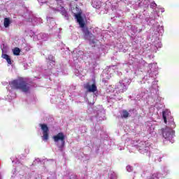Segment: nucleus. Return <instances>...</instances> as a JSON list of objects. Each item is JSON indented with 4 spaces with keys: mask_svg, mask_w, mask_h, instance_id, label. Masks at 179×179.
<instances>
[{
    "mask_svg": "<svg viewBox=\"0 0 179 179\" xmlns=\"http://www.w3.org/2000/svg\"><path fill=\"white\" fill-rule=\"evenodd\" d=\"M74 16L77 20V22L79 24L80 27L83 29V31L85 34V38H86V40H91L93 35L90 34V32H89L87 28L85 27V24H86V17L82 15V13L80 12L78 14L74 13Z\"/></svg>",
    "mask_w": 179,
    "mask_h": 179,
    "instance_id": "nucleus-1",
    "label": "nucleus"
},
{
    "mask_svg": "<svg viewBox=\"0 0 179 179\" xmlns=\"http://www.w3.org/2000/svg\"><path fill=\"white\" fill-rule=\"evenodd\" d=\"M10 87L12 89H20L22 92H29V87L26 84L24 79L18 78L17 80H15L10 83Z\"/></svg>",
    "mask_w": 179,
    "mask_h": 179,
    "instance_id": "nucleus-2",
    "label": "nucleus"
},
{
    "mask_svg": "<svg viewBox=\"0 0 179 179\" xmlns=\"http://www.w3.org/2000/svg\"><path fill=\"white\" fill-rule=\"evenodd\" d=\"M54 141L58 148H62L65 146V134L59 133L53 136Z\"/></svg>",
    "mask_w": 179,
    "mask_h": 179,
    "instance_id": "nucleus-3",
    "label": "nucleus"
},
{
    "mask_svg": "<svg viewBox=\"0 0 179 179\" xmlns=\"http://www.w3.org/2000/svg\"><path fill=\"white\" fill-rule=\"evenodd\" d=\"M39 127L42 131V141L47 142L49 139V132L48 126L45 124H40Z\"/></svg>",
    "mask_w": 179,
    "mask_h": 179,
    "instance_id": "nucleus-4",
    "label": "nucleus"
},
{
    "mask_svg": "<svg viewBox=\"0 0 179 179\" xmlns=\"http://www.w3.org/2000/svg\"><path fill=\"white\" fill-rule=\"evenodd\" d=\"M162 135L165 139H171L174 135V131L169 127H166L165 129L161 130Z\"/></svg>",
    "mask_w": 179,
    "mask_h": 179,
    "instance_id": "nucleus-5",
    "label": "nucleus"
},
{
    "mask_svg": "<svg viewBox=\"0 0 179 179\" xmlns=\"http://www.w3.org/2000/svg\"><path fill=\"white\" fill-rule=\"evenodd\" d=\"M85 89H87V90H88V92H91L92 93H94V92L97 91V87H96V84H92V85H89L87 84L85 86Z\"/></svg>",
    "mask_w": 179,
    "mask_h": 179,
    "instance_id": "nucleus-6",
    "label": "nucleus"
},
{
    "mask_svg": "<svg viewBox=\"0 0 179 179\" xmlns=\"http://www.w3.org/2000/svg\"><path fill=\"white\" fill-rule=\"evenodd\" d=\"M117 89H118L120 92L122 93L127 90V85H125V83H119L117 84Z\"/></svg>",
    "mask_w": 179,
    "mask_h": 179,
    "instance_id": "nucleus-7",
    "label": "nucleus"
},
{
    "mask_svg": "<svg viewBox=\"0 0 179 179\" xmlns=\"http://www.w3.org/2000/svg\"><path fill=\"white\" fill-rule=\"evenodd\" d=\"M92 6L93 8H95L96 9H100L101 8V1L99 0H95L92 2Z\"/></svg>",
    "mask_w": 179,
    "mask_h": 179,
    "instance_id": "nucleus-8",
    "label": "nucleus"
},
{
    "mask_svg": "<svg viewBox=\"0 0 179 179\" xmlns=\"http://www.w3.org/2000/svg\"><path fill=\"white\" fill-rule=\"evenodd\" d=\"M11 23H12V20H10V18H8V17L4 18V22H3L4 27L6 28L9 27Z\"/></svg>",
    "mask_w": 179,
    "mask_h": 179,
    "instance_id": "nucleus-9",
    "label": "nucleus"
},
{
    "mask_svg": "<svg viewBox=\"0 0 179 179\" xmlns=\"http://www.w3.org/2000/svg\"><path fill=\"white\" fill-rule=\"evenodd\" d=\"M169 115H170L169 110H165L163 112V118L165 124H167V118H169Z\"/></svg>",
    "mask_w": 179,
    "mask_h": 179,
    "instance_id": "nucleus-10",
    "label": "nucleus"
},
{
    "mask_svg": "<svg viewBox=\"0 0 179 179\" xmlns=\"http://www.w3.org/2000/svg\"><path fill=\"white\" fill-rule=\"evenodd\" d=\"M2 58H3V59H6L9 65L12 64V61L10 60V57L8 55L3 54Z\"/></svg>",
    "mask_w": 179,
    "mask_h": 179,
    "instance_id": "nucleus-11",
    "label": "nucleus"
},
{
    "mask_svg": "<svg viewBox=\"0 0 179 179\" xmlns=\"http://www.w3.org/2000/svg\"><path fill=\"white\" fill-rule=\"evenodd\" d=\"M57 10L59 12H61L62 15L66 16V10H65V8H64V7L61 6L57 7Z\"/></svg>",
    "mask_w": 179,
    "mask_h": 179,
    "instance_id": "nucleus-12",
    "label": "nucleus"
},
{
    "mask_svg": "<svg viewBox=\"0 0 179 179\" xmlns=\"http://www.w3.org/2000/svg\"><path fill=\"white\" fill-rule=\"evenodd\" d=\"M13 52L14 55H19V54H20V49L15 48L13 50Z\"/></svg>",
    "mask_w": 179,
    "mask_h": 179,
    "instance_id": "nucleus-13",
    "label": "nucleus"
},
{
    "mask_svg": "<svg viewBox=\"0 0 179 179\" xmlns=\"http://www.w3.org/2000/svg\"><path fill=\"white\" fill-rule=\"evenodd\" d=\"M129 116V113H128L127 111L126 110H123L122 113V117L123 118H128V117Z\"/></svg>",
    "mask_w": 179,
    "mask_h": 179,
    "instance_id": "nucleus-14",
    "label": "nucleus"
},
{
    "mask_svg": "<svg viewBox=\"0 0 179 179\" xmlns=\"http://www.w3.org/2000/svg\"><path fill=\"white\" fill-rule=\"evenodd\" d=\"M127 171L129 172V173H131V171H132L134 170V168H132V166L128 165L127 167Z\"/></svg>",
    "mask_w": 179,
    "mask_h": 179,
    "instance_id": "nucleus-15",
    "label": "nucleus"
},
{
    "mask_svg": "<svg viewBox=\"0 0 179 179\" xmlns=\"http://www.w3.org/2000/svg\"><path fill=\"white\" fill-rule=\"evenodd\" d=\"M110 177L111 179H115L117 178V175L115 174V173H113L110 174Z\"/></svg>",
    "mask_w": 179,
    "mask_h": 179,
    "instance_id": "nucleus-16",
    "label": "nucleus"
},
{
    "mask_svg": "<svg viewBox=\"0 0 179 179\" xmlns=\"http://www.w3.org/2000/svg\"><path fill=\"white\" fill-rule=\"evenodd\" d=\"M159 31H161V30L163 31V26H159L158 27Z\"/></svg>",
    "mask_w": 179,
    "mask_h": 179,
    "instance_id": "nucleus-17",
    "label": "nucleus"
},
{
    "mask_svg": "<svg viewBox=\"0 0 179 179\" xmlns=\"http://www.w3.org/2000/svg\"><path fill=\"white\" fill-rule=\"evenodd\" d=\"M141 145H143L142 148H145V145H146L145 143H141Z\"/></svg>",
    "mask_w": 179,
    "mask_h": 179,
    "instance_id": "nucleus-18",
    "label": "nucleus"
},
{
    "mask_svg": "<svg viewBox=\"0 0 179 179\" xmlns=\"http://www.w3.org/2000/svg\"><path fill=\"white\" fill-rule=\"evenodd\" d=\"M52 24H55V22H54L53 20H52Z\"/></svg>",
    "mask_w": 179,
    "mask_h": 179,
    "instance_id": "nucleus-19",
    "label": "nucleus"
},
{
    "mask_svg": "<svg viewBox=\"0 0 179 179\" xmlns=\"http://www.w3.org/2000/svg\"><path fill=\"white\" fill-rule=\"evenodd\" d=\"M152 6H156V3H152Z\"/></svg>",
    "mask_w": 179,
    "mask_h": 179,
    "instance_id": "nucleus-20",
    "label": "nucleus"
},
{
    "mask_svg": "<svg viewBox=\"0 0 179 179\" xmlns=\"http://www.w3.org/2000/svg\"><path fill=\"white\" fill-rule=\"evenodd\" d=\"M56 1H61V0H56Z\"/></svg>",
    "mask_w": 179,
    "mask_h": 179,
    "instance_id": "nucleus-21",
    "label": "nucleus"
},
{
    "mask_svg": "<svg viewBox=\"0 0 179 179\" xmlns=\"http://www.w3.org/2000/svg\"><path fill=\"white\" fill-rule=\"evenodd\" d=\"M40 2V0H38Z\"/></svg>",
    "mask_w": 179,
    "mask_h": 179,
    "instance_id": "nucleus-22",
    "label": "nucleus"
}]
</instances>
